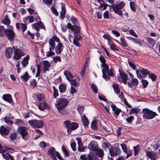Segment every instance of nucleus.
<instances>
[{"instance_id": "obj_1", "label": "nucleus", "mask_w": 160, "mask_h": 160, "mask_svg": "<svg viewBox=\"0 0 160 160\" xmlns=\"http://www.w3.org/2000/svg\"><path fill=\"white\" fill-rule=\"evenodd\" d=\"M99 59L101 62V67L102 68V77L106 80L109 79V77L113 76V74L112 69L109 70L108 65L106 63V60L104 57L101 56Z\"/></svg>"}, {"instance_id": "obj_2", "label": "nucleus", "mask_w": 160, "mask_h": 160, "mask_svg": "<svg viewBox=\"0 0 160 160\" xmlns=\"http://www.w3.org/2000/svg\"><path fill=\"white\" fill-rule=\"evenodd\" d=\"M68 103V101L67 99L62 98L58 100L56 104V106L60 114L64 115L66 113L65 108Z\"/></svg>"}, {"instance_id": "obj_3", "label": "nucleus", "mask_w": 160, "mask_h": 160, "mask_svg": "<svg viewBox=\"0 0 160 160\" xmlns=\"http://www.w3.org/2000/svg\"><path fill=\"white\" fill-rule=\"evenodd\" d=\"M125 5V3L122 1L118 4H114L111 6L110 5L109 6L112 8L115 13L118 14L122 18L123 17L122 12L121 9Z\"/></svg>"}, {"instance_id": "obj_4", "label": "nucleus", "mask_w": 160, "mask_h": 160, "mask_svg": "<svg viewBox=\"0 0 160 160\" xmlns=\"http://www.w3.org/2000/svg\"><path fill=\"white\" fill-rule=\"evenodd\" d=\"M64 123L67 128V132L68 134H70L71 131L74 130L78 127V123L75 122H71L68 120H66Z\"/></svg>"}, {"instance_id": "obj_5", "label": "nucleus", "mask_w": 160, "mask_h": 160, "mask_svg": "<svg viewBox=\"0 0 160 160\" xmlns=\"http://www.w3.org/2000/svg\"><path fill=\"white\" fill-rule=\"evenodd\" d=\"M142 113L143 118L147 119H152L157 115L156 112L148 108L143 109L142 111Z\"/></svg>"}, {"instance_id": "obj_6", "label": "nucleus", "mask_w": 160, "mask_h": 160, "mask_svg": "<svg viewBox=\"0 0 160 160\" xmlns=\"http://www.w3.org/2000/svg\"><path fill=\"white\" fill-rule=\"evenodd\" d=\"M49 40L52 41L54 44H55V41L58 43L55 48V52L57 54H60L62 51L61 48L62 47V44L60 42L59 39L56 36L54 35Z\"/></svg>"}, {"instance_id": "obj_7", "label": "nucleus", "mask_w": 160, "mask_h": 160, "mask_svg": "<svg viewBox=\"0 0 160 160\" xmlns=\"http://www.w3.org/2000/svg\"><path fill=\"white\" fill-rule=\"evenodd\" d=\"M28 123L32 128H42L44 125L42 121L36 119L29 120Z\"/></svg>"}, {"instance_id": "obj_8", "label": "nucleus", "mask_w": 160, "mask_h": 160, "mask_svg": "<svg viewBox=\"0 0 160 160\" xmlns=\"http://www.w3.org/2000/svg\"><path fill=\"white\" fill-rule=\"evenodd\" d=\"M13 48L14 50V55L13 59L18 60L20 59L22 57L25 55V53L22 50L18 48L16 49L14 47Z\"/></svg>"}, {"instance_id": "obj_9", "label": "nucleus", "mask_w": 160, "mask_h": 160, "mask_svg": "<svg viewBox=\"0 0 160 160\" xmlns=\"http://www.w3.org/2000/svg\"><path fill=\"white\" fill-rule=\"evenodd\" d=\"M48 153L53 157V159L55 160H57L56 158V156L60 160H63L60 154L58 152L55 151L53 148H52L48 150Z\"/></svg>"}, {"instance_id": "obj_10", "label": "nucleus", "mask_w": 160, "mask_h": 160, "mask_svg": "<svg viewBox=\"0 0 160 160\" xmlns=\"http://www.w3.org/2000/svg\"><path fill=\"white\" fill-rule=\"evenodd\" d=\"M12 27L10 26V29H7L5 34V37L10 41H12L13 40L15 34Z\"/></svg>"}, {"instance_id": "obj_11", "label": "nucleus", "mask_w": 160, "mask_h": 160, "mask_svg": "<svg viewBox=\"0 0 160 160\" xmlns=\"http://www.w3.org/2000/svg\"><path fill=\"white\" fill-rule=\"evenodd\" d=\"M49 44L50 45L49 48V51L47 52L46 56L47 57H51L55 54V52L52 51L54 50L55 48V44L52 41L49 40Z\"/></svg>"}, {"instance_id": "obj_12", "label": "nucleus", "mask_w": 160, "mask_h": 160, "mask_svg": "<svg viewBox=\"0 0 160 160\" xmlns=\"http://www.w3.org/2000/svg\"><path fill=\"white\" fill-rule=\"evenodd\" d=\"M17 131L21 135L23 139L24 138L25 136L28 134L27 128L24 127H19L17 129Z\"/></svg>"}, {"instance_id": "obj_13", "label": "nucleus", "mask_w": 160, "mask_h": 160, "mask_svg": "<svg viewBox=\"0 0 160 160\" xmlns=\"http://www.w3.org/2000/svg\"><path fill=\"white\" fill-rule=\"evenodd\" d=\"M119 72L120 76L118 77V80L126 84L127 83V75L124 72L120 70H119Z\"/></svg>"}, {"instance_id": "obj_14", "label": "nucleus", "mask_w": 160, "mask_h": 160, "mask_svg": "<svg viewBox=\"0 0 160 160\" xmlns=\"http://www.w3.org/2000/svg\"><path fill=\"white\" fill-rule=\"evenodd\" d=\"M145 152L147 158H150L151 160H156L157 155L155 152L145 150Z\"/></svg>"}, {"instance_id": "obj_15", "label": "nucleus", "mask_w": 160, "mask_h": 160, "mask_svg": "<svg viewBox=\"0 0 160 160\" xmlns=\"http://www.w3.org/2000/svg\"><path fill=\"white\" fill-rule=\"evenodd\" d=\"M43 64V72L44 73L46 72L47 71H49V68L51 66V64L47 60H44L42 61Z\"/></svg>"}, {"instance_id": "obj_16", "label": "nucleus", "mask_w": 160, "mask_h": 160, "mask_svg": "<svg viewBox=\"0 0 160 160\" xmlns=\"http://www.w3.org/2000/svg\"><path fill=\"white\" fill-rule=\"evenodd\" d=\"M76 140L78 141V150L79 152H83L84 151L85 148L83 146V144L81 142V139L80 138H76Z\"/></svg>"}, {"instance_id": "obj_17", "label": "nucleus", "mask_w": 160, "mask_h": 160, "mask_svg": "<svg viewBox=\"0 0 160 160\" xmlns=\"http://www.w3.org/2000/svg\"><path fill=\"white\" fill-rule=\"evenodd\" d=\"M119 151V148L118 147L110 148L109 149V152L110 155L112 156H113L118 153Z\"/></svg>"}, {"instance_id": "obj_18", "label": "nucleus", "mask_w": 160, "mask_h": 160, "mask_svg": "<svg viewBox=\"0 0 160 160\" xmlns=\"http://www.w3.org/2000/svg\"><path fill=\"white\" fill-rule=\"evenodd\" d=\"M138 84V81L137 79L132 78L131 81L128 83V85L132 88V86H136Z\"/></svg>"}, {"instance_id": "obj_19", "label": "nucleus", "mask_w": 160, "mask_h": 160, "mask_svg": "<svg viewBox=\"0 0 160 160\" xmlns=\"http://www.w3.org/2000/svg\"><path fill=\"white\" fill-rule=\"evenodd\" d=\"M12 54V50L11 48L8 47L6 48L5 51V55L7 58H10Z\"/></svg>"}, {"instance_id": "obj_20", "label": "nucleus", "mask_w": 160, "mask_h": 160, "mask_svg": "<svg viewBox=\"0 0 160 160\" xmlns=\"http://www.w3.org/2000/svg\"><path fill=\"white\" fill-rule=\"evenodd\" d=\"M28 11L30 14H33L35 20L37 21L38 20L40 19V18L38 15L37 13L35 12L34 9L31 8H29L28 9Z\"/></svg>"}, {"instance_id": "obj_21", "label": "nucleus", "mask_w": 160, "mask_h": 160, "mask_svg": "<svg viewBox=\"0 0 160 160\" xmlns=\"http://www.w3.org/2000/svg\"><path fill=\"white\" fill-rule=\"evenodd\" d=\"M9 130L3 126H1L0 128V133L2 136H4V135H6L9 133Z\"/></svg>"}, {"instance_id": "obj_22", "label": "nucleus", "mask_w": 160, "mask_h": 160, "mask_svg": "<svg viewBox=\"0 0 160 160\" xmlns=\"http://www.w3.org/2000/svg\"><path fill=\"white\" fill-rule=\"evenodd\" d=\"M34 16L31 15L30 16H27L23 18V21L25 23H31L33 22L34 21Z\"/></svg>"}, {"instance_id": "obj_23", "label": "nucleus", "mask_w": 160, "mask_h": 160, "mask_svg": "<svg viewBox=\"0 0 160 160\" xmlns=\"http://www.w3.org/2000/svg\"><path fill=\"white\" fill-rule=\"evenodd\" d=\"M97 144L96 142L92 141L88 146V148L91 150H94L97 147Z\"/></svg>"}, {"instance_id": "obj_24", "label": "nucleus", "mask_w": 160, "mask_h": 160, "mask_svg": "<svg viewBox=\"0 0 160 160\" xmlns=\"http://www.w3.org/2000/svg\"><path fill=\"white\" fill-rule=\"evenodd\" d=\"M29 59V56L27 55L26 56L24 57L21 63L22 64V66L23 67H26L28 64V61Z\"/></svg>"}, {"instance_id": "obj_25", "label": "nucleus", "mask_w": 160, "mask_h": 160, "mask_svg": "<svg viewBox=\"0 0 160 160\" xmlns=\"http://www.w3.org/2000/svg\"><path fill=\"white\" fill-rule=\"evenodd\" d=\"M2 98L3 100L9 102H11L12 101V97L9 94H4L3 95Z\"/></svg>"}, {"instance_id": "obj_26", "label": "nucleus", "mask_w": 160, "mask_h": 160, "mask_svg": "<svg viewBox=\"0 0 160 160\" xmlns=\"http://www.w3.org/2000/svg\"><path fill=\"white\" fill-rule=\"evenodd\" d=\"M2 22L4 24L7 25H8L10 24V21L8 18L7 15H6L3 16Z\"/></svg>"}, {"instance_id": "obj_27", "label": "nucleus", "mask_w": 160, "mask_h": 160, "mask_svg": "<svg viewBox=\"0 0 160 160\" xmlns=\"http://www.w3.org/2000/svg\"><path fill=\"white\" fill-rule=\"evenodd\" d=\"M111 107L112 111L114 112V113L117 116H118L121 112V110L120 109L117 108L114 105H111Z\"/></svg>"}, {"instance_id": "obj_28", "label": "nucleus", "mask_w": 160, "mask_h": 160, "mask_svg": "<svg viewBox=\"0 0 160 160\" xmlns=\"http://www.w3.org/2000/svg\"><path fill=\"white\" fill-rule=\"evenodd\" d=\"M7 29L4 28L3 26H0V37L2 38L5 37Z\"/></svg>"}, {"instance_id": "obj_29", "label": "nucleus", "mask_w": 160, "mask_h": 160, "mask_svg": "<svg viewBox=\"0 0 160 160\" xmlns=\"http://www.w3.org/2000/svg\"><path fill=\"white\" fill-rule=\"evenodd\" d=\"M48 107V104L45 102L44 101L43 102H41L39 104L38 108L39 109L41 110H44V109L47 108Z\"/></svg>"}, {"instance_id": "obj_30", "label": "nucleus", "mask_w": 160, "mask_h": 160, "mask_svg": "<svg viewBox=\"0 0 160 160\" xmlns=\"http://www.w3.org/2000/svg\"><path fill=\"white\" fill-rule=\"evenodd\" d=\"M37 99L39 102H43L45 100V96L42 93H39L37 96Z\"/></svg>"}, {"instance_id": "obj_31", "label": "nucleus", "mask_w": 160, "mask_h": 160, "mask_svg": "<svg viewBox=\"0 0 160 160\" xmlns=\"http://www.w3.org/2000/svg\"><path fill=\"white\" fill-rule=\"evenodd\" d=\"M82 120L84 126H87L88 125L89 121L85 115H83L82 118Z\"/></svg>"}, {"instance_id": "obj_32", "label": "nucleus", "mask_w": 160, "mask_h": 160, "mask_svg": "<svg viewBox=\"0 0 160 160\" xmlns=\"http://www.w3.org/2000/svg\"><path fill=\"white\" fill-rule=\"evenodd\" d=\"M64 74L68 81L70 79V78H73L72 74L68 71H65Z\"/></svg>"}, {"instance_id": "obj_33", "label": "nucleus", "mask_w": 160, "mask_h": 160, "mask_svg": "<svg viewBox=\"0 0 160 160\" xmlns=\"http://www.w3.org/2000/svg\"><path fill=\"white\" fill-rule=\"evenodd\" d=\"M3 157L6 160L10 159V160H14L12 156L8 153L2 154Z\"/></svg>"}, {"instance_id": "obj_34", "label": "nucleus", "mask_w": 160, "mask_h": 160, "mask_svg": "<svg viewBox=\"0 0 160 160\" xmlns=\"http://www.w3.org/2000/svg\"><path fill=\"white\" fill-rule=\"evenodd\" d=\"M96 152L97 155L99 157H102L104 155L103 150L101 149H96Z\"/></svg>"}, {"instance_id": "obj_35", "label": "nucleus", "mask_w": 160, "mask_h": 160, "mask_svg": "<svg viewBox=\"0 0 160 160\" xmlns=\"http://www.w3.org/2000/svg\"><path fill=\"white\" fill-rule=\"evenodd\" d=\"M110 146H111V145L109 143L104 142L102 144V147L105 150H107L109 149Z\"/></svg>"}, {"instance_id": "obj_36", "label": "nucleus", "mask_w": 160, "mask_h": 160, "mask_svg": "<svg viewBox=\"0 0 160 160\" xmlns=\"http://www.w3.org/2000/svg\"><path fill=\"white\" fill-rule=\"evenodd\" d=\"M3 120L8 125H11L13 123V121L9 117H5L3 119Z\"/></svg>"}, {"instance_id": "obj_37", "label": "nucleus", "mask_w": 160, "mask_h": 160, "mask_svg": "<svg viewBox=\"0 0 160 160\" xmlns=\"http://www.w3.org/2000/svg\"><path fill=\"white\" fill-rule=\"evenodd\" d=\"M66 86L63 84H62L59 86V89L61 93H63L66 91Z\"/></svg>"}, {"instance_id": "obj_38", "label": "nucleus", "mask_w": 160, "mask_h": 160, "mask_svg": "<svg viewBox=\"0 0 160 160\" xmlns=\"http://www.w3.org/2000/svg\"><path fill=\"white\" fill-rule=\"evenodd\" d=\"M91 127L94 130H97L98 128V127L97 125V122L96 121H93L91 124Z\"/></svg>"}, {"instance_id": "obj_39", "label": "nucleus", "mask_w": 160, "mask_h": 160, "mask_svg": "<svg viewBox=\"0 0 160 160\" xmlns=\"http://www.w3.org/2000/svg\"><path fill=\"white\" fill-rule=\"evenodd\" d=\"M22 79L25 82H27L29 79V76L27 72H26L24 74L21 76Z\"/></svg>"}, {"instance_id": "obj_40", "label": "nucleus", "mask_w": 160, "mask_h": 160, "mask_svg": "<svg viewBox=\"0 0 160 160\" xmlns=\"http://www.w3.org/2000/svg\"><path fill=\"white\" fill-rule=\"evenodd\" d=\"M113 87L114 92L118 95L120 92L118 85L116 84H113Z\"/></svg>"}, {"instance_id": "obj_41", "label": "nucleus", "mask_w": 160, "mask_h": 160, "mask_svg": "<svg viewBox=\"0 0 160 160\" xmlns=\"http://www.w3.org/2000/svg\"><path fill=\"white\" fill-rule=\"evenodd\" d=\"M66 12V9L63 6L62 7V10L60 12L61 16L62 18H63L65 17V14Z\"/></svg>"}, {"instance_id": "obj_42", "label": "nucleus", "mask_w": 160, "mask_h": 160, "mask_svg": "<svg viewBox=\"0 0 160 160\" xmlns=\"http://www.w3.org/2000/svg\"><path fill=\"white\" fill-rule=\"evenodd\" d=\"M37 72L36 74V77H38L40 76L41 71V66L40 64H38L37 65Z\"/></svg>"}, {"instance_id": "obj_43", "label": "nucleus", "mask_w": 160, "mask_h": 160, "mask_svg": "<svg viewBox=\"0 0 160 160\" xmlns=\"http://www.w3.org/2000/svg\"><path fill=\"white\" fill-rule=\"evenodd\" d=\"M87 67V65L86 64H84V66L82 67L81 72H80V75L81 76L83 77L84 76V74L85 72V69Z\"/></svg>"}, {"instance_id": "obj_44", "label": "nucleus", "mask_w": 160, "mask_h": 160, "mask_svg": "<svg viewBox=\"0 0 160 160\" xmlns=\"http://www.w3.org/2000/svg\"><path fill=\"white\" fill-rule=\"evenodd\" d=\"M39 23L38 22L37 23H35L33 24L32 25V27L35 28L37 32H38L39 30Z\"/></svg>"}, {"instance_id": "obj_45", "label": "nucleus", "mask_w": 160, "mask_h": 160, "mask_svg": "<svg viewBox=\"0 0 160 160\" xmlns=\"http://www.w3.org/2000/svg\"><path fill=\"white\" fill-rule=\"evenodd\" d=\"M68 81L70 82V83L72 85H73L74 86H76L78 85V84L75 79H70Z\"/></svg>"}, {"instance_id": "obj_46", "label": "nucleus", "mask_w": 160, "mask_h": 160, "mask_svg": "<svg viewBox=\"0 0 160 160\" xmlns=\"http://www.w3.org/2000/svg\"><path fill=\"white\" fill-rule=\"evenodd\" d=\"M148 40L149 43L152 46H154L155 43L156 41L154 39L150 38H148Z\"/></svg>"}, {"instance_id": "obj_47", "label": "nucleus", "mask_w": 160, "mask_h": 160, "mask_svg": "<svg viewBox=\"0 0 160 160\" xmlns=\"http://www.w3.org/2000/svg\"><path fill=\"white\" fill-rule=\"evenodd\" d=\"M62 151L63 152V154L64 155L65 157H67L68 156V152L64 146H62Z\"/></svg>"}, {"instance_id": "obj_48", "label": "nucleus", "mask_w": 160, "mask_h": 160, "mask_svg": "<svg viewBox=\"0 0 160 160\" xmlns=\"http://www.w3.org/2000/svg\"><path fill=\"white\" fill-rule=\"evenodd\" d=\"M53 96L55 98L58 95V90L54 86L53 87Z\"/></svg>"}, {"instance_id": "obj_49", "label": "nucleus", "mask_w": 160, "mask_h": 160, "mask_svg": "<svg viewBox=\"0 0 160 160\" xmlns=\"http://www.w3.org/2000/svg\"><path fill=\"white\" fill-rule=\"evenodd\" d=\"M109 46L110 48L111 49L116 51H119V49H118V47L114 45L113 43H111V45H110Z\"/></svg>"}, {"instance_id": "obj_50", "label": "nucleus", "mask_w": 160, "mask_h": 160, "mask_svg": "<svg viewBox=\"0 0 160 160\" xmlns=\"http://www.w3.org/2000/svg\"><path fill=\"white\" fill-rule=\"evenodd\" d=\"M17 137V134L16 132H13L10 134V137L12 140H14L16 139Z\"/></svg>"}, {"instance_id": "obj_51", "label": "nucleus", "mask_w": 160, "mask_h": 160, "mask_svg": "<svg viewBox=\"0 0 160 160\" xmlns=\"http://www.w3.org/2000/svg\"><path fill=\"white\" fill-rule=\"evenodd\" d=\"M92 89L95 93L98 92V89L97 86L94 84L92 83L91 85Z\"/></svg>"}, {"instance_id": "obj_52", "label": "nucleus", "mask_w": 160, "mask_h": 160, "mask_svg": "<svg viewBox=\"0 0 160 160\" xmlns=\"http://www.w3.org/2000/svg\"><path fill=\"white\" fill-rule=\"evenodd\" d=\"M130 6L131 9L134 12L136 11V9L135 7V3L133 2H130Z\"/></svg>"}, {"instance_id": "obj_53", "label": "nucleus", "mask_w": 160, "mask_h": 160, "mask_svg": "<svg viewBox=\"0 0 160 160\" xmlns=\"http://www.w3.org/2000/svg\"><path fill=\"white\" fill-rule=\"evenodd\" d=\"M128 62L129 65L134 70L136 69V67L135 64L129 61H128Z\"/></svg>"}, {"instance_id": "obj_54", "label": "nucleus", "mask_w": 160, "mask_h": 160, "mask_svg": "<svg viewBox=\"0 0 160 160\" xmlns=\"http://www.w3.org/2000/svg\"><path fill=\"white\" fill-rule=\"evenodd\" d=\"M83 110L84 107L82 106L78 107L77 108V111L78 112L80 115H81L82 114Z\"/></svg>"}, {"instance_id": "obj_55", "label": "nucleus", "mask_w": 160, "mask_h": 160, "mask_svg": "<svg viewBox=\"0 0 160 160\" xmlns=\"http://www.w3.org/2000/svg\"><path fill=\"white\" fill-rule=\"evenodd\" d=\"M141 72L142 74L145 75H148L149 73L148 71L146 69H143L140 71Z\"/></svg>"}, {"instance_id": "obj_56", "label": "nucleus", "mask_w": 160, "mask_h": 160, "mask_svg": "<svg viewBox=\"0 0 160 160\" xmlns=\"http://www.w3.org/2000/svg\"><path fill=\"white\" fill-rule=\"evenodd\" d=\"M30 83L31 86H32L33 88H34L37 86V82L36 80L35 79L32 80L31 81Z\"/></svg>"}, {"instance_id": "obj_57", "label": "nucleus", "mask_w": 160, "mask_h": 160, "mask_svg": "<svg viewBox=\"0 0 160 160\" xmlns=\"http://www.w3.org/2000/svg\"><path fill=\"white\" fill-rule=\"evenodd\" d=\"M74 30H73L74 31V33H78L79 32L80 30L79 29V27H78L77 25H75L74 26Z\"/></svg>"}, {"instance_id": "obj_58", "label": "nucleus", "mask_w": 160, "mask_h": 160, "mask_svg": "<svg viewBox=\"0 0 160 160\" xmlns=\"http://www.w3.org/2000/svg\"><path fill=\"white\" fill-rule=\"evenodd\" d=\"M134 155H137L139 151V149L138 147L137 146L134 147Z\"/></svg>"}, {"instance_id": "obj_59", "label": "nucleus", "mask_w": 160, "mask_h": 160, "mask_svg": "<svg viewBox=\"0 0 160 160\" xmlns=\"http://www.w3.org/2000/svg\"><path fill=\"white\" fill-rule=\"evenodd\" d=\"M70 145L73 151H76V144L75 142H73L71 143Z\"/></svg>"}, {"instance_id": "obj_60", "label": "nucleus", "mask_w": 160, "mask_h": 160, "mask_svg": "<svg viewBox=\"0 0 160 160\" xmlns=\"http://www.w3.org/2000/svg\"><path fill=\"white\" fill-rule=\"evenodd\" d=\"M120 146L121 147L123 151L125 153H127V147L126 145L125 144L122 143L120 144Z\"/></svg>"}, {"instance_id": "obj_61", "label": "nucleus", "mask_w": 160, "mask_h": 160, "mask_svg": "<svg viewBox=\"0 0 160 160\" xmlns=\"http://www.w3.org/2000/svg\"><path fill=\"white\" fill-rule=\"evenodd\" d=\"M130 33L132 36L135 37H138L136 33L132 29H131L129 31Z\"/></svg>"}, {"instance_id": "obj_62", "label": "nucleus", "mask_w": 160, "mask_h": 160, "mask_svg": "<svg viewBox=\"0 0 160 160\" xmlns=\"http://www.w3.org/2000/svg\"><path fill=\"white\" fill-rule=\"evenodd\" d=\"M134 119V117L133 116H131L128 118L126 119V121L127 122L129 123H131L132 120Z\"/></svg>"}, {"instance_id": "obj_63", "label": "nucleus", "mask_w": 160, "mask_h": 160, "mask_svg": "<svg viewBox=\"0 0 160 160\" xmlns=\"http://www.w3.org/2000/svg\"><path fill=\"white\" fill-rule=\"evenodd\" d=\"M131 111L132 112L137 113L140 112V109L137 108H132Z\"/></svg>"}, {"instance_id": "obj_64", "label": "nucleus", "mask_w": 160, "mask_h": 160, "mask_svg": "<svg viewBox=\"0 0 160 160\" xmlns=\"http://www.w3.org/2000/svg\"><path fill=\"white\" fill-rule=\"evenodd\" d=\"M67 27L68 28H69L72 31H73L74 30V26L72 25V24L70 23H68L67 24Z\"/></svg>"}]
</instances>
